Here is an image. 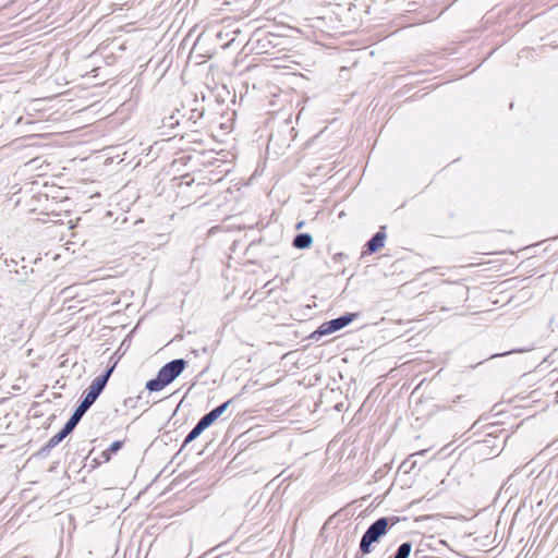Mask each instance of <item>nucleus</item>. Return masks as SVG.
<instances>
[{
  "label": "nucleus",
  "mask_w": 558,
  "mask_h": 558,
  "mask_svg": "<svg viewBox=\"0 0 558 558\" xmlns=\"http://www.w3.org/2000/svg\"><path fill=\"white\" fill-rule=\"evenodd\" d=\"M112 371L113 366L107 368L101 375L97 376L92 381L89 387L84 391L80 403L77 404L74 412L68 420L71 423V425H74L76 427L82 417L84 416V414L95 403V401L98 399V397L106 388L107 383L112 374Z\"/></svg>",
  "instance_id": "f257e3e1"
},
{
  "label": "nucleus",
  "mask_w": 558,
  "mask_h": 558,
  "mask_svg": "<svg viewBox=\"0 0 558 558\" xmlns=\"http://www.w3.org/2000/svg\"><path fill=\"white\" fill-rule=\"evenodd\" d=\"M398 521L397 517H380L375 520L363 534L355 558H363L371 554L374 550V545L378 544Z\"/></svg>",
  "instance_id": "f03ea898"
},
{
  "label": "nucleus",
  "mask_w": 558,
  "mask_h": 558,
  "mask_svg": "<svg viewBox=\"0 0 558 558\" xmlns=\"http://www.w3.org/2000/svg\"><path fill=\"white\" fill-rule=\"evenodd\" d=\"M186 361L183 359H175L166 363L157 373V376L146 383L145 388L149 392H157L162 390L166 386L175 380L184 371Z\"/></svg>",
  "instance_id": "7ed1b4c3"
},
{
  "label": "nucleus",
  "mask_w": 558,
  "mask_h": 558,
  "mask_svg": "<svg viewBox=\"0 0 558 558\" xmlns=\"http://www.w3.org/2000/svg\"><path fill=\"white\" fill-rule=\"evenodd\" d=\"M359 316V313H344L343 315L323 323L312 335L311 339L320 340L322 337L331 335L350 325Z\"/></svg>",
  "instance_id": "20e7f679"
},
{
  "label": "nucleus",
  "mask_w": 558,
  "mask_h": 558,
  "mask_svg": "<svg viewBox=\"0 0 558 558\" xmlns=\"http://www.w3.org/2000/svg\"><path fill=\"white\" fill-rule=\"evenodd\" d=\"M385 227H381L364 245L363 254H374L385 245L386 241Z\"/></svg>",
  "instance_id": "39448f33"
},
{
  "label": "nucleus",
  "mask_w": 558,
  "mask_h": 558,
  "mask_svg": "<svg viewBox=\"0 0 558 558\" xmlns=\"http://www.w3.org/2000/svg\"><path fill=\"white\" fill-rule=\"evenodd\" d=\"M232 399L219 404L218 407L210 410L208 413L203 415L199 420L205 421L207 427L211 426L229 408Z\"/></svg>",
  "instance_id": "423d86ee"
},
{
  "label": "nucleus",
  "mask_w": 558,
  "mask_h": 558,
  "mask_svg": "<svg viewBox=\"0 0 558 558\" xmlns=\"http://www.w3.org/2000/svg\"><path fill=\"white\" fill-rule=\"evenodd\" d=\"M74 428L75 426L71 425V423L66 421L63 427L47 441L48 447L54 448L58 446L68 435L74 430Z\"/></svg>",
  "instance_id": "0eeeda50"
},
{
  "label": "nucleus",
  "mask_w": 558,
  "mask_h": 558,
  "mask_svg": "<svg viewBox=\"0 0 558 558\" xmlns=\"http://www.w3.org/2000/svg\"><path fill=\"white\" fill-rule=\"evenodd\" d=\"M206 428L208 427L205 425V421L199 420L184 438L181 446V450H183L189 444L194 441Z\"/></svg>",
  "instance_id": "6e6552de"
},
{
  "label": "nucleus",
  "mask_w": 558,
  "mask_h": 558,
  "mask_svg": "<svg viewBox=\"0 0 558 558\" xmlns=\"http://www.w3.org/2000/svg\"><path fill=\"white\" fill-rule=\"evenodd\" d=\"M312 243L313 236L310 233H298L292 241V245L299 250L308 248Z\"/></svg>",
  "instance_id": "1a4fd4ad"
},
{
  "label": "nucleus",
  "mask_w": 558,
  "mask_h": 558,
  "mask_svg": "<svg viewBox=\"0 0 558 558\" xmlns=\"http://www.w3.org/2000/svg\"><path fill=\"white\" fill-rule=\"evenodd\" d=\"M177 114L182 118L186 117L187 122L196 123L204 116V108H191L187 116L186 113L181 114V111L178 109Z\"/></svg>",
  "instance_id": "9d476101"
},
{
  "label": "nucleus",
  "mask_w": 558,
  "mask_h": 558,
  "mask_svg": "<svg viewBox=\"0 0 558 558\" xmlns=\"http://www.w3.org/2000/svg\"><path fill=\"white\" fill-rule=\"evenodd\" d=\"M412 550L410 542L402 543L390 558H409Z\"/></svg>",
  "instance_id": "9b49d317"
},
{
  "label": "nucleus",
  "mask_w": 558,
  "mask_h": 558,
  "mask_svg": "<svg viewBox=\"0 0 558 558\" xmlns=\"http://www.w3.org/2000/svg\"><path fill=\"white\" fill-rule=\"evenodd\" d=\"M123 447V441L116 440L113 441L107 450L102 452V457L106 461H108L111 457V454L117 453L121 448Z\"/></svg>",
  "instance_id": "f8f14e48"
},
{
  "label": "nucleus",
  "mask_w": 558,
  "mask_h": 558,
  "mask_svg": "<svg viewBox=\"0 0 558 558\" xmlns=\"http://www.w3.org/2000/svg\"><path fill=\"white\" fill-rule=\"evenodd\" d=\"M52 447H48V442L37 452V456L47 457Z\"/></svg>",
  "instance_id": "ddd939ff"
},
{
  "label": "nucleus",
  "mask_w": 558,
  "mask_h": 558,
  "mask_svg": "<svg viewBox=\"0 0 558 558\" xmlns=\"http://www.w3.org/2000/svg\"><path fill=\"white\" fill-rule=\"evenodd\" d=\"M179 124H180V121H179V119H175V113H173L172 116H170L168 118V123H167L168 126L173 128L174 125H179Z\"/></svg>",
  "instance_id": "4468645a"
},
{
  "label": "nucleus",
  "mask_w": 558,
  "mask_h": 558,
  "mask_svg": "<svg viewBox=\"0 0 558 558\" xmlns=\"http://www.w3.org/2000/svg\"><path fill=\"white\" fill-rule=\"evenodd\" d=\"M4 264H5V266H7V267H11L12 265H14V266H15L17 263H16L14 259H8V258H5V259H4Z\"/></svg>",
  "instance_id": "2eb2a0df"
},
{
  "label": "nucleus",
  "mask_w": 558,
  "mask_h": 558,
  "mask_svg": "<svg viewBox=\"0 0 558 558\" xmlns=\"http://www.w3.org/2000/svg\"><path fill=\"white\" fill-rule=\"evenodd\" d=\"M22 270L24 271V277H22L20 280L24 282V281L27 280V277H26V275H27L26 266H23Z\"/></svg>",
  "instance_id": "dca6fc26"
},
{
  "label": "nucleus",
  "mask_w": 558,
  "mask_h": 558,
  "mask_svg": "<svg viewBox=\"0 0 558 558\" xmlns=\"http://www.w3.org/2000/svg\"><path fill=\"white\" fill-rule=\"evenodd\" d=\"M303 225H304V222H303V221L299 222V223L296 225V229H301V228L303 227Z\"/></svg>",
  "instance_id": "f3484780"
},
{
  "label": "nucleus",
  "mask_w": 558,
  "mask_h": 558,
  "mask_svg": "<svg viewBox=\"0 0 558 558\" xmlns=\"http://www.w3.org/2000/svg\"><path fill=\"white\" fill-rule=\"evenodd\" d=\"M193 102H194V104H197V102H198L197 98H194V99H193Z\"/></svg>",
  "instance_id": "a211bd4d"
}]
</instances>
